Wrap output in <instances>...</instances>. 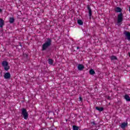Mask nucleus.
I'll use <instances>...</instances> for the list:
<instances>
[{"mask_svg": "<svg viewBox=\"0 0 130 130\" xmlns=\"http://www.w3.org/2000/svg\"><path fill=\"white\" fill-rule=\"evenodd\" d=\"M51 39L48 38L47 41L42 45V50L43 51L46 50V49L51 45Z\"/></svg>", "mask_w": 130, "mask_h": 130, "instance_id": "1", "label": "nucleus"}, {"mask_svg": "<svg viewBox=\"0 0 130 130\" xmlns=\"http://www.w3.org/2000/svg\"><path fill=\"white\" fill-rule=\"evenodd\" d=\"M21 114L23 115L24 119H28V112H27V110L25 108H22L21 109Z\"/></svg>", "mask_w": 130, "mask_h": 130, "instance_id": "2", "label": "nucleus"}, {"mask_svg": "<svg viewBox=\"0 0 130 130\" xmlns=\"http://www.w3.org/2000/svg\"><path fill=\"white\" fill-rule=\"evenodd\" d=\"M2 66L4 67L5 71H9L10 70V66H9V62L6 60H4L2 62Z\"/></svg>", "mask_w": 130, "mask_h": 130, "instance_id": "3", "label": "nucleus"}, {"mask_svg": "<svg viewBox=\"0 0 130 130\" xmlns=\"http://www.w3.org/2000/svg\"><path fill=\"white\" fill-rule=\"evenodd\" d=\"M123 21V14L122 13H120L118 15L117 17V23L119 24V23H121Z\"/></svg>", "mask_w": 130, "mask_h": 130, "instance_id": "4", "label": "nucleus"}, {"mask_svg": "<svg viewBox=\"0 0 130 130\" xmlns=\"http://www.w3.org/2000/svg\"><path fill=\"white\" fill-rule=\"evenodd\" d=\"M123 34L125 35V37L127 39V40H129L130 41V32L129 31H127L126 30H124L123 31Z\"/></svg>", "mask_w": 130, "mask_h": 130, "instance_id": "5", "label": "nucleus"}, {"mask_svg": "<svg viewBox=\"0 0 130 130\" xmlns=\"http://www.w3.org/2000/svg\"><path fill=\"white\" fill-rule=\"evenodd\" d=\"M87 8L88 11V15H89V18L90 19H91V17H92V9H91V7H90V5H87Z\"/></svg>", "mask_w": 130, "mask_h": 130, "instance_id": "6", "label": "nucleus"}, {"mask_svg": "<svg viewBox=\"0 0 130 130\" xmlns=\"http://www.w3.org/2000/svg\"><path fill=\"white\" fill-rule=\"evenodd\" d=\"M5 79L9 80V79H11V73L10 72H8L5 74L4 76Z\"/></svg>", "mask_w": 130, "mask_h": 130, "instance_id": "7", "label": "nucleus"}, {"mask_svg": "<svg viewBox=\"0 0 130 130\" xmlns=\"http://www.w3.org/2000/svg\"><path fill=\"white\" fill-rule=\"evenodd\" d=\"M78 70L79 71H83V70H84V69H85V66H84V65L82 64H79L78 66Z\"/></svg>", "mask_w": 130, "mask_h": 130, "instance_id": "8", "label": "nucleus"}, {"mask_svg": "<svg viewBox=\"0 0 130 130\" xmlns=\"http://www.w3.org/2000/svg\"><path fill=\"white\" fill-rule=\"evenodd\" d=\"M5 25V21L3 18H0V28H3Z\"/></svg>", "mask_w": 130, "mask_h": 130, "instance_id": "9", "label": "nucleus"}, {"mask_svg": "<svg viewBox=\"0 0 130 130\" xmlns=\"http://www.w3.org/2000/svg\"><path fill=\"white\" fill-rule=\"evenodd\" d=\"M121 128H125L126 126H127V122H123L120 125Z\"/></svg>", "mask_w": 130, "mask_h": 130, "instance_id": "10", "label": "nucleus"}, {"mask_svg": "<svg viewBox=\"0 0 130 130\" xmlns=\"http://www.w3.org/2000/svg\"><path fill=\"white\" fill-rule=\"evenodd\" d=\"M124 98L126 100V101H127V102H129V101H130V97H129V96H128V95L125 94L124 96Z\"/></svg>", "mask_w": 130, "mask_h": 130, "instance_id": "11", "label": "nucleus"}, {"mask_svg": "<svg viewBox=\"0 0 130 130\" xmlns=\"http://www.w3.org/2000/svg\"><path fill=\"white\" fill-rule=\"evenodd\" d=\"M121 11L122 10L120 7H116L115 9V12H116V13H121Z\"/></svg>", "mask_w": 130, "mask_h": 130, "instance_id": "12", "label": "nucleus"}, {"mask_svg": "<svg viewBox=\"0 0 130 130\" xmlns=\"http://www.w3.org/2000/svg\"><path fill=\"white\" fill-rule=\"evenodd\" d=\"M48 63L49 64H50V66H52V64H53V62H54V60L53 59H51V58H49L48 59Z\"/></svg>", "mask_w": 130, "mask_h": 130, "instance_id": "13", "label": "nucleus"}, {"mask_svg": "<svg viewBox=\"0 0 130 130\" xmlns=\"http://www.w3.org/2000/svg\"><path fill=\"white\" fill-rule=\"evenodd\" d=\"M95 109L96 110H98L99 111H100V112H101V111H103V110H104V108L96 107Z\"/></svg>", "mask_w": 130, "mask_h": 130, "instance_id": "14", "label": "nucleus"}, {"mask_svg": "<svg viewBox=\"0 0 130 130\" xmlns=\"http://www.w3.org/2000/svg\"><path fill=\"white\" fill-rule=\"evenodd\" d=\"M77 23H78V25H80V26L83 25V24H84V22L81 19H78L77 20Z\"/></svg>", "mask_w": 130, "mask_h": 130, "instance_id": "15", "label": "nucleus"}, {"mask_svg": "<svg viewBox=\"0 0 130 130\" xmlns=\"http://www.w3.org/2000/svg\"><path fill=\"white\" fill-rule=\"evenodd\" d=\"M15 22V18L14 17H10L9 18V22L10 24H13Z\"/></svg>", "mask_w": 130, "mask_h": 130, "instance_id": "16", "label": "nucleus"}, {"mask_svg": "<svg viewBox=\"0 0 130 130\" xmlns=\"http://www.w3.org/2000/svg\"><path fill=\"white\" fill-rule=\"evenodd\" d=\"M89 74H90V75H95V71H94V70H93V69H90V70H89Z\"/></svg>", "mask_w": 130, "mask_h": 130, "instance_id": "17", "label": "nucleus"}, {"mask_svg": "<svg viewBox=\"0 0 130 130\" xmlns=\"http://www.w3.org/2000/svg\"><path fill=\"white\" fill-rule=\"evenodd\" d=\"M111 59L112 60H116L117 59V57H116L115 56H112L111 57Z\"/></svg>", "mask_w": 130, "mask_h": 130, "instance_id": "18", "label": "nucleus"}, {"mask_svg": "<svg viewBox=\"0 0 130 130\" xmlns=\"http://www.w3.org/2000/svg\"><path fill=\"white\" fill-rule=\"evenodd\" d=\"M16 48H19V49H22V44L19 43V45L16 46Z\"/></svg>", "mask_w": 130, "mask_h": 130, "instance_id": "19", "label": "nucleus"}, {"mask_svg": "<svg viewBox=\"0 0 130 130\" xmlns=\"http://www.w3.org/2000/svg\"><path fill=\"white\" fill-rule=\"evenodd\" d=\"M73 130H79V127L77 126L76 125H73Z\"/></svg>", "mask_w": 130, "mask_h": 130, "instance_id": "20", "label": "nucleus"}, {"mask_svg": "<svg viewBox=\"0 0 130 130\" xmlns=\"http://www.w3.org/2000/svg\"><path fill=\"white\" fill-rule=\"evenodd\" d=\"M91 124L93 126H96L97 125V124L95 122V121H93L91 122Z\"/></svg>", "mask_w": 130, "mask_h": 130, "instance_id": "21", "label": "nucleus"}, {"mask_svg": "<svg viewBox=\"0 0 130 130\" xmlns=\"http://www.w3.org/2000/svg\"><path fill=\"white\" fill-rule=\"evenodd\" d=\"M23 56L24 57H26V58H28V54H23Z\"/></svg>", "mask_w": 130, "mask_h": 130, "instance_id": "22", "label": "nucleus"}, {"mask_svg": "<svg viewBox=\"0 0 130 130\" xmlns=\"http://www.w3.org/2000/svg\"><path fill=\"white\" fill-rule=\"evenodd\" d=\"M107 99H108V100H111V98L110 96H108L107 97Z\"/></svg>", "mask_w": 130, "mask_h": 130, "instance_id": "23", "label": "nucleus"}, {"mask_svg": "<svg viewBox=\"0 0 130 130\" xmlns=\"http://www.w3.org/2000/svg\"><path fill=\"white\" fill-rule=\"evenodd\" d=\"M77 49H80V47L79 46L77 47Z\"/></svg>", "mask_w": 130, "mask_h": 130, "instance_id": "24", "label": "nucleus"}, {"mask_svg": "<svg viewBox=\"0 0 130 130\" xmlns=\"http://www.w3.org/2000/svg\"><path fill=\"white\" fill-rule=\"evenodd\" d=\"M82 98H81V97H80V101H82Z\"/></svg>", "mask_w": 130, "mask_h": 130, "instance_id": "25", "label": "nucleus"}, {"mask_svg": "<svg viewBox=\"0 0 130 130\" xmlns=\"http://www.w3.org/2000/svg\"><path fill=\"white\" fill-rule=\"evenodd\" d=\"M2 12H3V10L0 9V13H2Z\"/></svg>", "mask_w": 130, "mask_h": 130, "instance_id": "26", "label": "nucleus"}, {"mask_svg": "<svg viewBox=\"0 0 130 130\" xmlns=\"http://www.w3.org/2000/svg\"><path fill=\"white\" fill-rule=\"evenodd\" d=\"M128 54L129 55V57H130V52H128Z\"/></svg>", "mask_w": 130, "mask_h": 130, "instance_id": "27", "label": "nucleus"}, {"mask_svg": "<svg viewBox=\"0 0 130 130\" xmlns=\"http://www.w3.org/2000/svg\"><path fill=\"white\" fill-rule=\"evenodd\" d=\"M66 121H68V119H66Z\"/></svg>", "mask_w": 130, "mask_h": 130, "instance_id": "28", "label": "nucleus"}, {"mask_svg": "<svg viewBox=\"0 0 130 130\" xmlns=\"http://www.w3.org/2000/svg\"><path fill=\"white\" fill-rule=\"evenodd\" d=\"M53 114H54V112H53Z\"/></svg>", "mask_w": 130, "mask_h": 130, "instance_id": "29", "label": "nucleus"}]
</instances>
